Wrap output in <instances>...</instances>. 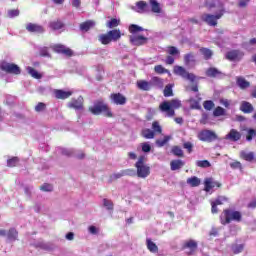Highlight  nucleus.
Listing matches in <instances>:
<instances>
[{
  "mask_svg": "<svg viewBox=\"0 0 256 256\" xmlns=\"http://www.w3.org/2000/svg\"><path fill=\"white\" fill-rule=\"evenodd\" d=\"M241 219H243L241 212L232 208L225 209L220 215L222 225H229L232 221L235 223H241Z\"/></svg>",
  "mask_w": 256,
  "mask_h": 256,
  "instance_id": "f257e3e1",
  "label": "nucleus"
},
{
  "mask_svg": "<svg viewBox=\"0 0 256 256\" xmlns=\"http://www.w3.org/2000/svg\"><path fill=\"white\" fill-rule=\"evenodd\" d=\"M181 105V100L179 99L165 100L159 105V109L161 113H166V117H174L175 109H180Z\"/></svg>",
  "mask_w": 256,
  "mask_h": 256,
  "instance_id": "f03ea898",
  "label": "nucleus"
},
{
  "mask_svg": "<svg viewBox=\"0 0 256 256\" xmlns=\"http://www.w3.org/2000/svg\"><path fill=\"white\" fill-rule=\"evenodd\" d=\"M137 169V177L140 179H147L151 175V167L145 165V156H140L138 161L135 163Z\"/></svg>",
  "mask_w": 256,
  "mask_h": 256,
  "instance_id": "7ed1b4c3",
  "label": "nucleus"
},
{
  "mask_svg": "<svg viewBox=\"0 0 256 256\" xmlns=\"http://www.w3.org/2000/svg\"><path fill=\"white\" fill-rule=\"evenodd\" d=\"M223 15H225V10H223V9L220 10L215 15L205 13V14L201 15V21H203L204 23H206L210 27H216L217 20L221 19V17H223Z\"/></svg>",
  "mask_w": 256,
  "mask_h": 256,
  "instance_id": "20e7f679",
  "label": "nucleus"
},
{
  "mask_svg": "<svg viewBox=\"0 0 256 256\" xmlns=\"http://www.w3.org/2000/svg\"><path fill=\"white\" fill-rule=\"evenodd\" d=\"M173 73L174 75H178V77H182V79L190 81V83H195V79H197V76L195 74L189 73L187 69H185V67L183 66H174Z\"/></svg>",
  "mask_w": 256,
  "mask_h": 256,
  "instance_id": "39448f33",
  "label": "nucleus"
},
{
  "mask_svg": "<svg viewBox=\"0 0 256 256\" xmlns=\"http://www.w3.org/2000/svg\"><path fill=\"white\" fill-rule=\"evenodd\" d=\"M198 139L204 143H213V141H217L219 137L213 130L204 129L198 133Z\"/></svg>",
  "mask_w": 256,
  "mask_h": 256,
  "instance_id": "423d86ee",
  "label": "nucleus"
},
{
  "mask_svg": "<svg viewBox=\"0 0 256 256\" xmlns=\"http://www.w3.org/2000/svg\"><path fill=\"white\" fill-rule=\"evenodd\" d=\"M1 71L5 73H10L12 75H21V68L17 64L9 63L7 61H2L0 63Z\"/></svg>",
  "mask_w": 256,
  "mask_h": 256,
  "instance_id": "0eeeda50",
  "label": "nucleus"
},
{
  "mask_svg": "<svg viewBox=\"0 0 256 256\" xmlns=\"http://www.w3.org/2000/svg\"><path fill=\"white\" fill-rule=\"evenodd\" d=\"M149 38L143 35H131L130 36V43L135 47H141V45H147Z\"/></svg>",
  "mask_w": 256,
  "mask_h": 256,
  "instance_id": "6e6552de",
  "label": "nucleus"
},
{
  "mask_svg": "<svg viewBox=\"0 0 256 256\" xmlns=\"http://www.w3.org/2000/svg\"><path fill=\"white\" fill-rule=\"evenodd\" d=\"M244 56L245 53H243L241 50H231L226 53L225 58L228 61H241Z\"/></svg>",
  "mask_w": 256,
  "mask_h": 256,
  "instance_id": "1a4fd4ad",
  "label": "nucleus"
},
{
  "mask_svg": "<svg viewBox=\"0 0 256 256\" xmlns=\"http://www.w3.org/2000/svg\"><path fill=\"white\" fill-rule=\"evenodd\" d=\"M110 101L114 105H125L127 103V97L121 93H112L110 95Z\"/></svg>",
  "mask_w": 256,
  "mask_h": 256,
  "instance_id": "9d476101",
  "label": "nucleus"
},
{
  "mask_svg": "<svg viewBox=\"0 0 256 256\" xmlns=\"http://www.w3.org/2000/svg\"><path fill=\"white\" fill-rule=\"evenodd\" d=\"M137 172L134 169H125L120 172L114 173L110 178L113 179H121V177H135Z\"/></svg>",
  "mask_w": 256,
  "mask_h": 256,
  "instance_id": "9b49d317",
  "label": "nucleus"
},
{
  "mask_svg": "<svg viewBox=\"0 0 256 256\" xmlns=\"http://www.w3.org/2000/svg\"><path fill=\"white\" fill-rule=\"evenodd\" d=\"M58 152L66 157H77V159H85V153L75 154V150L68 148H58Z\"/></svg>",
  "mask_w": 256,
  "mask_h": 256,
  "instance_id": "f8f14e48",
  "label": "nucleus"
},
{
  "mask_svg": "<svg viewBox=\"0 0 256 256\" xmlns=\"http://www.w3.org/2000/svg\"><path fill=\"white\" fill-rule=\"evenodd\" d=\"M26 30L28 33H36L37 35H43V33H45V27L35 23H28Z\"/></svg>",
  "mask_w": 256,
  "mask_h": 256,
  "instance_id": "ddd939ff",
  "label": "nucleus"
},
{
  "mask_svg": "<svg viewBox=\"0 0 256 256\" xmlns=\"http://www.w3.org/2000/svg\"><path fill=\"white\" fill-rule=\"evenodd\" d=\"M105 109H107V104L97 102L89 108V111L92 113V115H101Z\"/></svg>",
  "mask_w": 256,
  "mask_h": 256,
  "instance_id": "4468645a",
  "label": "nucleus"
},
{
  "mask_svg": "<svg viewBox=\"0 0 256 256\" xmlns=\"http://www.w3.org/2000/svg\"><path fill=\"white\" fill-rule=\"evenodd\" d=\"M215 187H221V183L214 181L213 178H206L204 180V191H206V193H209L211 189H215Z\"/></svg>",
  "mask_w": 256,
  "mask_h": 256,
  "instance_id": "2eb2a0df",
  "label": "nucleus"
},
{
  "mask_svg": "<svg viewBox=\"0 0 256 256\" xmlns=\"http://www.w3.org/2000/svg\"><path fill=\"white\" fill-rule=\"evenodd\" d=\"M206 77H212L214 79H221L225 77V74L215 67H210L206 70Z\"/></svg>",
  "mask_w": 256,
  "mask_h": 256,
  "instance_id": "dca6fc26",
  "label": "nucleus"
},
{
  "mask_svg": "<svg viewBox=\"0 0 256 256\" xmlns=\"http://www.w3.org/2000/svg\"><path fill=\"white\" fill-rule=\"evenodd\" d=\"M68 107H70V109H75V111H83V96L73 99L68 103Z\"/></svg>",
  "mask_w": 256,
  "mask_h": 256,
  "instance_id": "f3484780",
  "label": "nucleus"
},
{
  "mask_svg": "<svg viewBox=\"0 0 256 256\" xmlns=\"http://www.w3.org/2000/svg\"><path fill=\"white\" fill-rule=\"evenodd\" d=\"M242 137L241 132L237 131L236 129H231L230 132L225 136V139L227 141H232L234 143H237V141H240Z\"/></svg>",
  "mask_w": 256,
  "mask_h": 256,
  "instance_id": "a211bd4d",
  "label": "nucleus"
},
{
  "mask_svg": "<svg viewBox=\"0 0 256 256\" xmlns=\"http://www.w3.org/2000/svg\"><path fill=\"white\" fill-rule=\"evenodd\" d=\"M71 95H73V91H65L63 89L54 90V96L56 97V99H62V100L69 99Z\"/></svg>",
  "mask_w": 256,
  "mask_h": 256,
  "instance_id": "6ab92c4d",
  "label": "nucleus"
},
{
  "mask_svg": "<svg viewBox=\"0 0 256 256\" xmlns=\"http://www.w3.org/2000/svg\"><path fill=\"white\" fill-rule=\"evenodd\" d=\"M54 51L56 53H62L63 55H66L67 57L73 56V50L65 47V45H61V44L55 45Z\"/></svg>",
  "mask_w": 256,
  "mask_h": 256,
  "instance_id": "aec40b11",
  "label": "nucleus"
},
{
  "mask_svg": "<svg viewBox=\"0 0 256 256\" xmlns=\"http://www.w3.org/2000/svg\"><path fill=\"white\" fill-rule=\"evenodd\" d=\"M240 111L245 114H250L255 111V107H253V104H251V102L242 101L240 104Z\"/></svg>",
  "mask_w": 256,
  "mask_h": 256,
  "instance_id": "412c9836",
  "label": "nucleus"
},
{
  "mask_svg": "<svg viewBox=\"0 0 256 256\" xmlns=\"http://www.w3.org/2000/svg\"><path fill=\"white\" fill-rule=\"evenodd\" d=\"M201 94H196V99L190 98V109H197L198 111L201 110Z\"/></svg>",
  "mask_w": 256,
  "mask_h": 256,
  "instance_id": "4be33fe9",
  "label": "nucleus"
},
{
  "mask_svg": "<svg viewBox=\"0 0 256 256\" xmlns=\"http://www.w3.org/2000/svg\"><path fill=\"white\" fill-rule=\"evenodd\" d=\"M185 167V161L181 159L172 160L170 162L171 171H179V169H183Z\"/></svg>",
  "mask_w": 256,
  "mask_h": 256,
  "instance_id": "5701e85b",
  "label": "nucleus"
},
{
  "mask_svg": "<svg viewBox=\"0 0 256 256\" xmlns=\"http://www.w3.org/2000/svg\"><path fill=\"white\" fill-rule=\"evenodd\" d=\"M136 85L140 91H151V89H153L151 86V81L138 80Z\"/></svg>",
  "mask_w": 256,
  "mask_h": 256,
  "instance_id": "b1692460",
  "label": "nucleus"
},
{
  "mask_svg": "<svg viewBox=\"0 0 256 256\" xmlns=\"http://www.w3.org/2000/svg\"><path fill=\"white\" fill-rule=\"evenodd\" d=\"M236 84L240 89H248V87H251V83L242 76L236 78Z\"/></svg>",
  "mask_w": 256,
  "mask_h": 256,
  "instance_id": "393cba45",
  "label": "nucleus"
},
{
  "mask_svg": "<svg viewBox=\"0 0 256 256\" xmlns=\"http://www.w3.org/2000/svg\"><path fill=\"white\" fill-rule=\"evenodd\" d=\"M93 27H95V21L87 20L80 24V31H84V33H87V31L93 29Z\"/></svg>",
  "mask_w": 256,
  "mask_h": 256,
  "instance_id": "a878e982",
  "label": "nucleus"
},
{
  "mask_svg": "<svg viewBox=\"0 0 256 256\" xmlns=\"http://www.w3.org/2000/svg\"><path fill=\"white\" fill-rule=\"evenodd\" d=\"M108 36L110 37V41L116 42L121 39V30L114 29L107 32Z\"/></svg>",
  "mask_w": 256,
  "mask_h": 256,
  "instance_id": "bb28decb",
  "label": "nucleus"
},
{
  "mask_svg": "<svg viewBox=\"0 0 256 256\" xmlns=\"http://www.w3.org/2000/svg\"><path fill=\"white\" fill-rule=\"evenodd\" d=\"M150 85L151 87H156V89H163L164 87L163 79L157 76H154L150 80Z\"/></svg>",
  "mask_w": 256,
  "mask_h": 256,
  "instance_id": "cd10ccee",
  "label": "nucleus"
},
{
  "mask_svg": "<svg viewBox=\"0 0 256 256\" xmlns=\"http://www.w3.org/2000/svg\"><path fill=\"white\" fill-rule=\"evenodd\" d=\"M240 157L241 159H244V161H248V163H251L255 159V153L242 150L240 152Z\"/></svg>",
  "mask_w": 256,
  "mask_h": 256,
  "instance_id": "c85d7f7f",
  "label": "nucleus"
},
{
  "mask_svg": "<svg viewBox=\"0 0 256 256\" xmlns=\"http://www.w3.org/2000/svg\"><path fill=\"white\" fill-rule=\"evenodd\" d=\"M146 247L150 253H158L159 252V247L155 242L151 241V238L146 239Z\"/></svg>",
  "mask_w": 256,
  "mask_h": 256,
  "instance_id": "c756f323",
  "label": "nucleus"
},
{
  "mask_svg": "<svg viewBox=\"0 0 256 256\" xmlns=\"http://www.w3.org/2000/svg\"><path fill=\"white\" fill-rule=\"evenodd\" d=\"M138 13H149V5L145 1H138L136 3Z\"/></svg>",
  "mask_w": 256,
  "mask_h": 256,
  "instance_id": "7c9ffc66",
  "label": "nucleus"
},
{
  "mask_svg": "<svg viewBox=\"0 0 256 256\" xmlns=\"http://www.w3.org/2000/svg\"><path fill=\"white\" fill-rule=\"evenodd\" d=\"M18 235H19V232H17V229L10 228L9 231L7 232V241H9L10 243H13V241H17Z\"/></svg>",
  "mask_w": 256,
  "mask_h": 256,
  "instance_id": "2f4dec72",
  "label": "nucleus"
},
{
  "mask_svg": "<svg viewBox=\"0 0 256 256\" xmlns=\"http://www.w3.org/2000/svg\"><path fill=\"white\" fill-rule=\"evenodd\" d=\"M197 241L190 239L183 244L184 249H190V251H197Z\"/></svg>",
  "mask_w": 256,
  "mask_h": 256,
  "instance_id": "473e14b6",
  "label": "nucleus"
},
{
  "mask_svg": "<svg viewBox=\"0 0 256 256\" xmlns=\"http://www.w3.org/2000/svg\"><path fill=\"white\" fill-rule=\"evenodd\" d=\"M36 247L43 249L44 251H53L55 249V245L47 242H38Z\"/></svg>",
  "mask_w": 256,
  "mask_h": 256,
  "instance_id": "72a5a7b5",
  "label": "nucleus"
},
{
  "mask_svg": "<svg viewBox=\"0 0 256 256\" xmlns=\"http://www.w3.org/2000/svg\"><path fill=\"white\" fill-rule=\"evenodd\" d=\"M173 87H175V84H167L164 88V91H163V95L164 97H173V95H175L173 93Z\"/></svg>",
  "mask_w": 256,
  "mask_h": 256,
  "instance_id": "f704fd0d",
  "label": "nucleus"
},
{
  "mask_svg": "<svg viewBox=\"0 0 256 256\" xmlns=\"http://www.w3.org/2000/svg\"><path fill=\"white\" fill-rule=\"evenodd\" d=\"M129 33L132 35H137V33H141V31H145V29L137 24H131L129 26Z\"/></svg>",
  "mask_w": 256,
  "mask_h": 256,
  "instance_id": "c9c22d12",
  "label": "nucleus"
},
{
  "mask_svg": "<svg viewBox=\"0 0 256 256\" xmlns=\"http://www.w3.org/2000/svg\"><path fill=\"white\" fill-rule=\"evenodd\" d=\"M187 184L191 187H199V185H201V180L197 176H192L187 179Z\"/></svg>",
  "mask_w": 256,
  "mask_h": 256,
  "instance_id": "e433bc0d",
  "label": "nucleus"
},
{
  "mask_svg": "<svg viewBox=\"0 0 256 256\" xmlns=\"http://www.w3.org/2000/svg\"><path fill=\"white\" fill-rule=\"evenodd\" d=\"M98 41H100V43H102V45H109V43H112L108 32L106 34H100L98 36Z\"/></svg>",
  "mask_w": 256,
  "mask_h": 256,
  "instance_id": "4c0bfd02",
  "label": "nucleus"
},
{
  "mask_svg": "<svg viewBox=\"0 0 256 256\" xmlns=\"http://www.w3.org/2000/svg\"><path fill=\"white\" fill-rule=\"evenodd\" d=\"M150 7L152 13H161V5L157 0H150Z\"/></svg>",
  "mask_w": 256,
  "mask_h": 256,
  "instance_id": "58836bf2",
  "label": "nucleus"
},
{
  "mask_svg": "<svg viewBox=\"0 0 256 256\" xmlns=\"http://www.w3.org/2000/svg\"><path fill=\"white\" fill-rule=\"evenodd\" d=\"M200 53L203 55L206 61H209V59L213 57V51H211L209 48H200Z\"/></svg>",
  "mask_w": 256,
  "mask_h": 256,
  "instance_id": "ea45409f",
  "label": "nucleus"
},
{
  "mask_svg": "<svg viewBox=\"0 0 256 256\" xmlns=\"http://www.w3.org/2000/svg\"><path fill=\"white\" fill-rule=\"evenodd\" d=\"M243 249H245V245L243 244H232L231 245V251L234 253V255H239V253L243 252Z\"/></svg>",
  "mask_w": 256,
  "mask_h": 256,
  "instance_id": "a19ab883",
  "label": "nucleus"
},
{
  "mask_svg": "<svg viewBox=\"0 0 256 256\" xmlns=\"http://www.w3.org/2000/svg\"><path fill=\"white\" fill-rule=\"evenodd\" d=\"M27 71L29 73V75H31V77H33L34 79H41L43 77V75H41V73H39L37 70H35V68L28 66Z\"/></svg>",
  "mask_w": 256,
  "mask_h": 256,
  "instance_id": "79ce46f5",
  "label": "nucleus"
},
{
  "mask_svg": "<svg viewBox=\"0 0 256 256\" xmlns=\"http://www.w3.org/2000/svg\"><path fill=\"white\" fill-rule=\"evenodd\" d=\"M214 117H223L227 115V110L221 106H217L213 111Z\"/></svg>",
  "mask_w": 256,
  "mask_h": 256,
  "instance_id": "37998d69",
  "label": "nucleus"
},
{
  "mask_svg": "<svg viewBox=\"0 0 256 256\" xmlns=\"http://www.w3.org/2000/svg\"><path fill=\"white\" fill-rule=\"evenodd\" d=\"M142 137H144V139H155V132L146 128L142 131Z\"/></svg>",
  "mask_w": 256,
  "mask_h": 256,
  "instance_id": "c03bdc74",
  "label": "nucleus"
},
{
  "mask_svg": "<svg viewBox=\"0 0 256 256\" xmlns=\"http://www.w3.org/2000/svg\"><path fill=\"white\" fill-rule=\"evenodd\" d=\"M50 29H53V31H59V29H63V22L61 21H53L49 24Z\"/></svg>",
  "mask_w": 256,
  "mask_h": 256,
  "instance_id": "a18cd8bd",
  "label": "nucleus"
},
{
  "mask_svg": "<svg viewBox=\"0 0 256 256\" xmlns=\"http://www.w3.org/2000/svg\"><path fill=\"white\" fill-rule=\"evenodd\" d=\"M196 167H200L201 169H207L211 167V162H209V160H198L196 161Z\"/></svg>",
  "mask_w": 256,
  "mask_h": 256,
  "instance_id": "49530a36",
  "label": "nucleus"
},
{
  "mask_svg": "<svg viewBox=\"0 0 256 256\" xmlns=\"http://www.w3.org/2000/svg\"><path fill=\"white\" fill-rule=\"evenodd\" d=\"M184 63L187 66L191 65V63H195V56L193 55V53L185 54Z\"/></svg>",
  "mask_w": 256,
  "mask_h": 256,
  "instance_id": "de8ad7c7",
  "label": "nucleus"
},
{
  "mask_svg": "<svg viewBox=\"0 0 256 256\" xmlns=\"http://www.w3.org/2000/svg\"><path fill=\"white\" fill-rule=\"evenodd\" d=\"M169 141H171V136H164L162 140L161 139L156 140V145L157 147H165V145L168 144Z\"/></svg>",
  "mask_w": 256,
  "mask_h": 256,
  "instance_id": "09e8293b",
  "label": "nucleus"
},
{
  "mask_svg": "<svg viewBox=\"0 0 256 256\" xmlns=\"http://www.w3.org/2000/svg\"><path fill=\"white\" fill-rule=\"evenodd\" d=\"M254 137H256L255 128H248L247 129V135H246V141L251 142V141H253Z\"/></svg>",
  "mask_w": 256,
  "mask_h": 256,
  "instance_id": "8fccbe9b",
  "label": "nucleus"
},
{
  "mask_svg": "<svg viewBox=\"0 0 256 256\" xmlns=\"http://www.w3.org/2000/svg\"><path fill=\"white\" fill-rule=\"evenodd\" d=\"M203 107L206 111H212L215 108V102L213 100H206L203 103Z\"/></svg>",
  "mask_w": 256,
  "mask_h": 256,
  "instance_id": "3c124183",
  "label": "nucleus"
},
{
  "mask_svg": "<svg viewBox=\"0 0 256 256\" xmlns=\"http://www.w3.org/2000/svg\"><path fill=\"white\" fill-rule=\"evenodd\" d=\"M47 110V104L43 103V102H39L35 108H34V111L36 113H43V111H46Z\"/></svg>",
  "mask_w": 256,
  "mask_h": 256,
  "instance_id": "603ef678",
  "label": "nucleus"
},
{
  "mask_svg": "<svg viewBox=\"0 0 256 256\" xmlns=\"http://www.w3.org/2000/svg\"><path fill=\"white\" fill-rule=\"evenodd\" d=\"M251 45H256V38H252L248 42H244L242 47L243 49H246V51H251Z\"/></svg>",
  "mask_w": 256,
  "mask_h": 256,
  "instance_id": "864d4df0",
  "label": "nucleus"
},
{
  "mask_svg": "<svg viewBox=\"0 0 256 256\" xmlns=\"http://www.w3.org/2000/svg\"><path fill=\"white\" fill-rule=\"evenodd\" d=\"M121 23V20H117V18H112L111 20L108 21L107 27L109 29H113V27H118V25Z\"/></svg>",
  "mask_w": 256,
  "mask_h": 256,
  "instance_id": "5fc2aeb1",
  "label": "nucleus"
},
{
  "mask_svg": "<svg viewBox=\"0 0 256 256\" xmlns=\"http://www.w3.org/2000/svg\"><path fill=\"white\" fill-rule=\"evenodd\" d=\"M18 164H19V157H12L7 160L8 167H17Z\"/></svg>",
  "mask_w": 256,
  "mask_h": 256,
  "instance_id": "6e6d98bb",
  "label": "nucleus"
},
{
  "mask_svg": "<svg viewBox=\"0 0 256 256\" xmlns=\"http://www.w3.org/2000/svg\"><path fill=\"white\" fill-rule=\"evenodd\" d=\"M152 131L155 133H163V128L161 127V125L159 124V122L154 121L152 123Z\"/></svg>",
  "mask_w": 256,
  "mask_h": 256,
  "instance_id": "4d7b16f0",
  "label": "nucleus"
},
{
  "mask_svg": "<svg viewBox=\"0 0 256 256\" xmlns=\"http://www.w3.org/2000/svg\"><path fill=\"white\" fill-rule=\"evenodd\" d=\"M19 15H20L19 9H11V10H8L7 12V16L9 17V19H15V17H19Z\"/></svg>",
  "mask_w": 256,
  "mask_h": 256,
  "instance_id": "13d9d810",
  "label": "nucleus"
},
{
  "mask_svg": "<svg viewBox=\"0 0 256 256\" xmlns=\"http://www.w3.org/2000/svg\"><path fill=\"white\" fill-rule=\"evenodd\" d=\"M172 153L175 155V157H183V150L179 146L172 147Z\"/></svg>",
  "mask_w": 256,
  "mask_h": 256,
  "instance_id": "bf43d9fd",
  "label": "nucleus"
},
{
  "mask_svg": "<svg viewBox=\"0 0 256 256\" xmlns=\"http://www.w3.org/2000/svg\"><path fill=\"white\" fill-rule=\"evenodd\" d=\"M103 206L106 207L107 211H113V201H111L107 198H104Z\"/></svg>",
  "mask_w": 256,
  "mask_h": 256,
  "instance_id": "052dcab7",
  "label": "nucleus"
},
{
  "mask_svg": "<svg viewBox=\"0 0 256 256\" xmlns=\"http://www.w3.org/2000/svg\"><path fill=\"white\" fill-rule=\"evenodd\" d=\"M155 73H158L159 75H163L164 73H169V70H167L162 65H157L154 67Z\"/></svg>",
  "mask_w": 256,
  "mask_h": 256,
  "instance_id": "680f3d73",
  "label": "nucleus"
},
{
  "mask_svg": "<svg viewBox=\"0 0 256 256\" xmlns=\"http://www.w3.org/2000/svg\"><path fill=\"white\" fill-rule=\"evenodd\" d=\"M142 153H151V144L149 142H143L141 144Z\"/></svg>",
  "mask_w": 256,
  "mask_h": 256,
  "instance_id": "e2e57ef3",
  "label": "nucleus"
},
{
  "mask_svg": "<svg viewBox=\"0 0 256 256\" xmlns=\"http://www.w3.org/2000/svg\"><path fill=\"white\" fill-rule=\"evenodd\" d=\"M225 201H227V197H225V196H218L216 198V200L213 201L212 203H214L216 205H223V203H225Z\"/></svg>",
  "mask_w": 256,
  "mask_h": 256,
  "instance_id": "0e129e2a",
  "label": "nucleus"
},
{
  "mask_svg": "<svg viewBox=\"0 0 256 256\" xmlns=\"http://www.w3.org/2000/svg\"><path fill=\"white\" fill-rule=\"evenodd\" d=\"M40 189L41 191L51 192L53 191V185L45 183L40 187Z\"/></svg>",
  "mask_w": 256,
  "mask_h": 256,
  "instance_id": "69168bd1",
  "label": "nucleus"
},
{
  "mask_svg": "<svg viewBox=\"0 0 256 256\" xmlns=\"http://www.w3.org/2000/svg\"><path fill=\"white\" fill-rule=\"evenodd\" d=\"M168 53L169 55H179V49L175 46L168 47Z\"/></svg>",
  "mask_w": 256,
  "mask_h": 256,
  "instance_id": "338daca9",
  "label": "nucleus"
},
{
  "mask_svg": "<svg viewBox=\"0 0 256 256\" xmlns=\"http://www.w3.org/2000/svg\"><path fill=\"white\" fill-rule=\"evenodd\" d=\"M41 57H50L49 49L47 47L40 48Z\"/></svg>",
  "mask_w": 256,
  "mask_h": 256,
  "instance_id": "774afa93",
  "label": "nucleus"
}]
</instances>
